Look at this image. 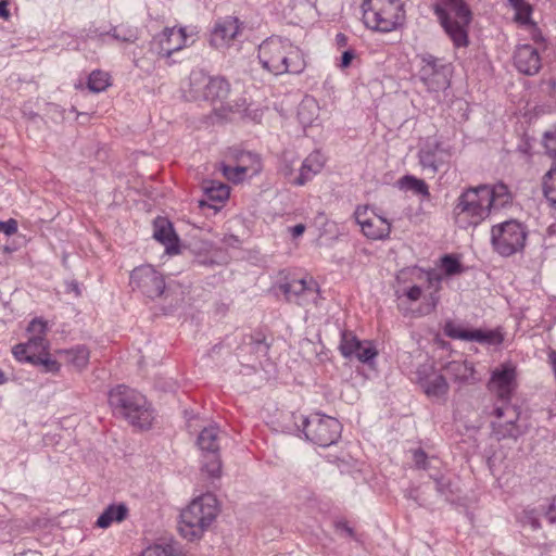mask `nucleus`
<instances>
[{"mask_svg":"<svg viewBox=\"0 0 556 556\" xmlns=\"http://www.w3.org/2000/svg\"><path fill=\"white\" fill-rule=\"evenodd\" d=\"M224 242H225L226 244L233 245L235 243H238V242H239V240H238V238H237V237H235V236H229L228 238H225V239H224Z\"/></svg>","mask_w":556,"mask_h":556,"instance_id":"60","label":"nucleus"},{"mask_svg":"<svg viewBox=\"0 0 556 556\" xmlns=\"http://www.w3.org/2000/svg\"><path fill=\"white\" fill-rule=\"evenodd\" d=\"M228 157L235 160L237 164H248V167H251L250 176L256 175L261 170V161L254 153L230 150Z\"/></svg>","mask_w":556,"mask_h":556,"instance_id":"30","label":"nucleus"},{"mask_svg":"<svg viewBox=\"0 0 556 556\" xmlns=\"http://www.w3.org/2000/svg\"><path fill=\"white\" fill-rule=\"evenodd\" d=\"M513 193L503 184H481L465 188L457 197L452 217L460 229L477 227L482 224L493 211L510 205Z\"/></svg>","mask_w":556,"mask_h":556,"instance_id":"1","label":"nucleus"},{"mask_svg":"<svg viewBox=\"0 0 556 556\" xmlns=\"http://www.w3.org/2000/svg\"><path fill=\"white\" fill-rule=\"evenodd\" d=\"M527 238V227L516 219L493 225L491 228L492 247L496 253L504 257L522 252Z\"/></svg>","mask_w":556,"mask_h":556,"instance_id":"8","label":"nucleus"},{"mask_svg":"<svg viewBox=\"0 0 556 556\" xmlns=\"http://www.w3.org/2000/svg\"><path fill=\"white\" fill-rule=\"evenodd\" d=\"M12 353L18 362H25V363H30V364H34L36 356H37V355H34V353L29 352V350L25 343H18L16 345H14L12 349Z\"/></svg>","mask_w":556,"mask_h":556,"instance_id":"43","label":"nucleus"},{"mask_svg":"<svg viewBox=\"0 0 556 556\" xmlns=\"http://www.w3.org/2000/svg\"><path fill=\"white\" fill-rule=\"evenodd\" d=\"M401 189L410 190L415 194L422 195L424 198H430L429 187L425 180L419 179L412 175H405L399 180Z\"/></svg>","mask_w":556,"mask_h":556,"instance_id":"31","label":"nucleus"},{"mask_svg":"<svg viewBox=\"0 0 556 556\" xmlns=\"http://www.w3.org/2000/svg\"><path fill=\"white\" fill-rule=\"evenodd\" d=\"M30 353L34 355H42L48 352L49 342L48 340H41L40 338L29 337L25 342Z\"/></svg>","mask_w":556,"mask_h":556,"instance_id":"44","label":"nucleus"},{"mask_svg":"<svg viewBox=\"0 0 556 556\" xmlns=\"http://www.w3.org/2000/svg\"><path fill=\"white\" fill-rule=\"evenodd\" d=\"M428 281L430 285L435 286V289L438 290L440 288L442 277L441 275L431 271L428 274Z\"/></svg>","mask_w":556,"mask_h":556,"instance_id":"56","label":"nucleus"},{"mask_svg":"<svg viewBox=\"0 0 556 556\" xmlns=\"http://www.w3.org/2000/svg\"><path fill=\"white\" fill-rule=\"evenodd\" d=\"M334 527H336V531L338 533H340L341 535H345L351 539H355V532H354L353 528H351L346 521H342V520L337 521L334 523Z\"/></svg>","mask_w":556,"mask_h":556,"instance_id":"51","label":"nucleus"},{"mask_svg":"<svg viewBox=\"0 0 556 556\" xmlns=\"http://www.w3.org/2000/svg\"><path fill=\"white\" fill-rule=\"evenodd\" d=\"M543 144L546 153L556 162V126L544 132Z\"/></svg>","mask_w":556,"mask_h":556,"instance_id":"42","label":"nucleus"},{"mask_svg":"<svg viewBox=\"0 0 556 556\" xmlns=\"http://www.w3.org/2000/svg\"><path fill=\"white\" fill-rule=\"evenodd\" d=\"M59 354L64 357V361L72 365L77 370H83L87 367L90 358V352L85 345H77L68 350H61Z\"/></svg>","mask_w":556,"mask_h":556,"instance_id":"28","label":"nucleus"},{"mask_svg":"<svg viewBox=\"0 0 556 556\" xmlns=\"http://www.w3.org/2000/svg\"><path fill=\"white\" fill-rule=\"evenodd\" d=\"M418 374L419 384L428 397L433 400L446 397L450 387L444 376L438 372H431L426 376H421L420 371Z\"/></svg>","mask_w":556,"mask_h":556,"instance_id":"20","label":"nucleus"},{"mask_svg":"<svg viewBox=\"0 0 556 556\" xmlns=\"http://www.w3.org/2000/svg\"><path fill=\"white\" fill-rule=\"evenodd\" d=\"M362 12L364 25L378 33H391L405 22L401 0H363Z\"/></svg>","mask_w":556,"mask_h":556,"instance_id":"6","label":"nucleus"},{"mask_svg":"<svg viewBox=\"0 0 556 556\" xmlns=\"http://www.w3.org/2000/svg\"><path fill=\"white\" fill-rule=\"evenodd\" d=\"M279 290L285 294L288 302L300 306L316 305L319 298L318 283L312 277L291 279L281 283Z\"/></svg>","mask_w":556,"mask_h":556,"instance_id":"13","label":"nucleus"},{"mask_svg":"<svg viewBox=\"0 0 556 556\" xmlns=\"http://www.w3.org/2000/svg\"><path fill=\"white\" fill-rule=\"evenodd\" d=\"M317 105L315 103V101L313 99H306L304 100L301 104H300V108H299V112H298V115H299V118L300 121L303 123V124H309L312 118L311 117H306L304 115V112L305 110H311V109H316Z\"/></svg>","mask_w":556,"mask_h":556,"instance_id":"49","label":"nucleus"},{"mask_svg":"<svg viewBox=\"0 0 556 556\" xmlns=\"http://www.w3.org/2000/svg\"><path fill=\"white\" fill-rule=\"evenodd\" d=\"M447 370L454 376L456 381L468 382L473 379V367L468 362H452L447 366Z\"/></svg>","mask_w":556,"mask_h":556,"instance_id":"34","label":"nucleus"},{"mask_svg":"<svg viewBox=\"0 0 556 556\" xmlns=\"http://www.w3.org/2000/svg\"><path fill=\"white\" fill-rule=\"evenodd\" d=\"M516 377V367L509 362L501 364L492 371L488 387L497 395V401L510 400L517 387Z\"/></svg>","mask_w":556,"mask_h":556,"instance_id":"15","label":"nucleus"},{"mask_svg":"<svg viewBox=\"0 0 556 556\" xmlns=\"http://www.w3.org/2000/svg\"><path fill=\"white\" fill-rule=\"evenodd\" d=\"M508 3L515 10V22L521 26H529L533 23L531 20L532 7L525 0H508Z\"/></svg>","mask_w":556,"mask_h":556,"instance_id":"32","label":"nucleus"},{"mask_svg":"<svg viewBox=\"0 0 556 556\" xmlns=\"http://www.w3.org/2000/svg\"><path fill=\"white\" fill-rule=\"evenodd\" d=\"M257 58L264 70L279 76L299 75L306 67L303 51L287 38L271 36L260 46Z\"/></svg>","mask_w":556,"mask_h":556,"instance_id":"2","label":"nucleus"},{"mask_svg":"<svg viewBox=\"0 0 556 556\" xmlns=\"http://www.w3.org/2000/svg\"><path fill=\"white\" fill-rule=\"evenodd\" d=\"M33 365L41 366L42 371L47 374H56L61 368L60 363L52 358L48 352L42 355H37Z\"/></svg>","mask_w":556,"mask_h":556,"instance_id":"39","label":"nucleus"},{"mask_svg":"<svg viewBox=\"0 0 556 556\" xmlns=\"http://www.w3.org/2000/svg\"><path fill=\"white\" fill-rule=\"evenodd\" d=\"M220 169L224 176L232 181V182H241L247 176H250L249 170H251V167H248V164H220Z\"/></svg>","mask_w":556,"mask_h":556,"instance_id":"33","label":"nucleus"},{"mask_svg":"<svg viewBox=\"0 0 556 556\" xmlns=\"http://www.w3.org/2000/svg\"><path fill=\"white\" fill-rule=\"evenodd\" d=\"M420 60L419 77L428 90L438 92L446 89L450 86L451 65L432 54H424Z\"/></svg>","mask_w":556,"mask_h":556,"instance_id":"10","label":"nucleus"},{"mask_svg":"<svg viewBox=\"0 0 556 556\" xmlns=\"http://www.w3.org/2000/svg\"><path fill=\"white\" fill-rule=\"evenodd\" d=\"M520 522L523 526H530L533 530L541 527L539 514L534 509H525L520 515Z\"/></svg>","mask_w":556,"mask_h":556,"instance_id":"46","label":"nucleus"},{"mask_svg":"<svg viewBox=\"0 0 556 556\" xmlns=\"http://www.w3.org/2000/svg\"><path fill=\"white\" fill-rule=\"evenodd\" d=\"M531 39L534 41V43L538 45L536 48L545 50L546 49V40L541 31V29L538 27L536 23H532L529 26H527Z\"/></svg>","mask_w":556,"mask_h":556,"instance_id":"48","label":"nucleus"},{"mask_svg":"<svg viewBox=\"0 0 556 556\" xmlns=\"http://www.w3.org/2000/svg\"><path fill=\"white\" fill-rule=\"evenodd\" d=\"M446 333L448 337L453 339H460L465 341H475L479 343H486L491 345H497L503 342V336L497 330H481L473 329L468 330L462 327H448L446 329Z\"/></svg>","mask_w":556,"mask_h":556,"instance_id":"19","label":"nucleus"},{"mask_svg":"<svg viewBox=\"0 0 556 556\" xmlns=\"http://www.w3.org/2000/svg\"><path fill=\"white\" fill-rule=\"evenodd\" d=\"M353 59H354V52L353 51H351V50L344 51L342 53V56H341V64H340V66L342 68L348 67L351 64Z\"/></svg>","mask_w":556,"mask_h":556,"instance_id":"55","label":"nucleus"},{"mask_svg":"<svg viewBox=\"0 0 556 556\" xmlns=\"http://www.w3.org/2000/svg\"><path fill=\"white\" fill-rule=\"evenodd\" d=\"M325 165V157L319 152H313L303 161L299 176L293 180V185L304 186L313 179L315 175L321 172Z\"/></svg>","mask_w":556,"mask_h":556,"instance_id":"22","label":"nucleus"},{"mask_svg":"<svg viewBox=\"0 0 556 556\" xmlns=\"http://www.w3.org/2000/svg\"><path fill=\"white\" fill-rule=\"evenodd\" d=\"M208 75L203 71H192L189 76L188 87L185 89V96L188 100L200 101L205 99L207 91Z\"/></svg>","mask_w":556,"mask_h":556,"instance_id":"24","label":"nucleus"},{"mask_svg":"<svg viewBox=\"0 0 556 556\" xmlns=\"http://www.w3.org/2000/svg\"><path fill=\"white\" fill-rule=\"evenodd\" d=\"M202 189L204 191L205 199L199 200L200 206L207 205L216 207L210 202L223 203L229 198L230 193L229 187L227 185L215 180L203 181Z\"/></svg>","mask_w":556,"mask_h":556,"instance_id":"23","label":"nucleus"},{"mask_svg":"<svg viewBox=\"0 0 556 556\" xmlns=\"http://www.w3.org/2000/svg\"><path fill=\"white\" fill-rule=\"evenodd\" d=\"M70 286H71V289L75 292L76 295L80 294L78 285L76 282H72Z\"/></svg>","mask_w":556,"mask_h":556,"instance_id":"62","label":"nucleus"},{"mask_svg":"<svg viewBox=\"0 0 556 556\" xmlns=\"http://www.w3.org/2000/svg\"><path fill=\"white\" fill-rule=\"evenodd\" d=\"M441 268L446 276H454L464 271L459 260L452 254H445L441 257Z\"/></svg>","mask_w":556,"mask_h":556,"instance_id":"38","label":"nucleus"},{"mask_svg":"<svg viewBox=\"0 0 556 556\" xmlns=\"http://www.w3.org/2000/svg\"><path fill=\"white\" fill-rule=\"evenodd\" d=\"M130 286L150 299L159 298L165 291L163 275L151 265L136 267L130 273Z\"/></svg>","mask_w":556,"mask_h":556,"instance_id":"12","label":"nucleus"},{"mask_svg":"<svg viewBox=\"0 0 556 556\" xmlns=\"http://www.w3.org/2000/svg\"><path fill=\"white\" fill-rule=\"evenodd\" d=\"M354 218L363 235L370 240H384L391 232V223L369 205H358Z\"/></svg>","mask_w":556,"mask_h":556,"instance_id":"11","label":"nucleus"},{"mask_svg":"<svg viewBox=\"0 0 556 556\" xmlns=\"http://www.w3.org/2000/svg\"><path fill=\"white\" fill-rule=\"evenodd\" d=\"M153 237L155 240L165 245L166 251L168 253H177V242L178 238L173 229V226L166 219H157L154 223V233Z\"/></svg>","mask_w":556,"mask_h":556,"instance_id":"25","label":"nucleus"},{"mask_svg":"<svg viewBox=\"0 0 556 556\" xmlns=\"http://www.w3.org/2000/svg\"><path fill=\"white\" fill-rule=\"evenodd\" d=\"M238 33V20L235 17H226L215 24L211 35V43L216 48L225 47Z\"/></svg>","mask_w":556,"mask_h":556,"instance_id":"21","label":"nucleus"},{"mask_svg":"<svg viewBox=\"0 0 556 556\" xmlns=\"http://www.w3.org/2000/svg\"><path fill=\"white\" fill-rule=\"evenodd\" d=\"M203 469L213 478H218L222 472L219 452L203 453Z\"/></svg>","mask_w":556,"mask_h":556,"instance_id":"37","label":"nucleus"},{"mask_svg":"<svg viewBox=\"0 0 556 556\" xmlns=\"http://www.w3.org/2000/svg\"><path fill=\"white\" fill-rule=\"evenodd\" d=\"M230 90L228 81L222 77L208 76L207 91L204 101H217L227 98Z\"/></svg>","mask_w":556,"mask_h":556,"instance_id":"29","label":"nucleus"},{"mask_svg":"<svg viewBox=\"0 0 556 556\" xmlns=\"http://www.w3.org/2000/svg\"><path fill=\"white\" fill-rule=\"evenodd\" d=\"M337 41H338V43H340V45H344V43H345V41H346V38H345V36H344L343 34H338V35H337Z\"/></svg>","mask_w":556,"mask_h":556,"instance_id":"61","label":"nucleus"},{"mask_svg":"<svg viewBox=\"0 0 556 556\" xmlns=\"http://www.w3.org/2000/svg\"><path fill=\"white\" fill-rule=\"evenodd\" d=\"M452 157V149L441 142L427 141L418 152L419 164L425 170L435 175L441 169H447Z\"/></svg>","mask_w":556,"mask_h":556,"instance_id":"14","label":"nucleus"},{"mask_svg":"<svg viewBox=\"0 0 556 556\" xmlns=\"http://www.w3.org/2000/svg\"><path fill=\"white\" fill-rule=\"evenodd\" d=\"M490 416L493 417L491 421L492 434L496 440L513 439L517 440L525 432V428L519 424L520 409L518 406L513 405L510 400L497 401Z\"/></svg>","mask_w":556,"mask_h":556,"instance_id":"9","label":"nucleus"},{"mask_svg":"<svg viewBox=\"0 0 556 556\" xmlns=\"http://www.w3.org/2000/svg\"><path fill=\"white\" fill-rule=\"evenodd\" d=\"M433 14L455 48L469 45V25L472 12L465 0H433Z\"/></svg>","mask_w":556,"mask_h":556,"instance_id":"3","label":"nucleus"},{"mask_svg":"<svg viewBox=\"0 0 556 556\" xmlns=\"http://www.w3.org/2000/svg\"><path fill=\"white\" fill-rule=\"evenodd\" d=\"M305 231V226L303 224H298L291 228L292 236L299 237Z\"/></svg>","mask_w":556,"mask_h":556,"instance_id":"58","label":"nucleus"},{"mask_svg":"<svg viewBox=\"0 0 556 556\" xmlns=\"http://www.w3.org/2000/svg\"><path fill=\"white\" fill-rule=\"evenodd\" d=\"M7 381L4 374L2 370H0V384H3Z\"/></svg>","mask_w":556,"mask_h":556,"instance_id":"63","label":"nucleus"},{"mask_svg":"<svg viewBox=\"0 0 556 556\" xmlns=\"http://www.w3.org/2000/svg\"><path fill=\"white\" fill-rule=\"evenodd\" d=\"M110 35L114 39L126 43H134L138 39L137 29L130 27H114L110 31Z\"/></svg>","mask_w":556,"mask_h":556,"instance_id":"40","label":"nucleus"},{"mask_svg":"<svg viewBox=\"0 0 556 556\" xmlns=\"http://www.w3.org/2000/svg\"><path fill=\"white\" fill-rule=\"evenodd\" d=\"M189 36L185 27H166L155 38L154 41L159 46V55L169 58L174 52L187 47Z\"/></svg>","mask_w":556,"mask_h":556,"instance_id":"17","label":"nucleus"},{"mask_svg":"<svg viewBox=\"0 0 556 556\" xmlns=\"http://www.w3.org/2000/svg\"><path fill=\"white\" fill-rule=\"evenodd\" d=\"M128 516V507L125 503L109 505L98 517L96 525L99 528L106 529L113 522H122Z\"/></svg>","mask_w":556,"mask_h":556,"instance_id":"26","label":"nucleus"},{"mask_svg":"<svg viewBox=\"0 0 556 556\" xmlns=\"http://www.w3.org/2000/svg\"><path fill=\"white\" fill-rule=\"evenodd\" d=\"M545 517L551 523L556 522V495L553 497L552 503L548 506V509L545 513Z\"/></svg>","mask_w":556,"mask_h":556,"instance_id":"54","label":"nucleus"},{"mask_svg":"<svg viewBox=\"0 0 556 556\" xmlns=\"http://www.w3.org/2000/svg\"><path fill=\"white\" fill-rule=\"evenodd\" d=\"M217 516V500L204 494L193 500L180 514L179 531L190 541L195 540L208 528Z\"/></svg>","mask_w":556,"mask_h":556,"instance_id":"7","label":"nucleus"},{"mask_svg":"<svg viewBox=\"0 0 556 556\" xmlns=\"http://www.w3.org/2000/svg\"><path fill=\"white\" fill-rule=\"evenodd\" d=\"M10 11L8 9V2L5 0L0 1V17L8 20L10 17Z\"/></svg>","mask_w":556,"mask_h":556,"instance_id":"57","label":"nucleus"},{"mask_svg":"<svg viewBox=\"0 0 556 556\" xmlns=\"http://www.w3.org/2000/svg\"><path fill=\"white\" fill-rule=\"evenodd\" d=\"M109 405L114 415L125 418L139 429H148L153 414L147 399L136 390L119 384L109 392Z\"/></svg>","mask_w":556,"mask_h":556,"instance_id":"4","label":"nucleus"},{"mask_svg":"<svg viewBox=\"0 0 556 556\" xmlns=\"http://www.w3.org/2000/svg\"><path fill=\"white\" fill-rule=\"evenodd\" d=\"M27 332L29 333V337L47 340V323L41 318H35L29 323Z\"/></svg>","mask_w":556,"mask_h":556,"instance_id":"41","label":"nucleus"},{"mask_svg":"<svg viewBox=\"0 0 556 556\" xmlns=\"http://www.w3.org/2000/svg\"><path fill=\"white\" fill-rule=\"evenodd\" d=\"M286 418L292 424L285 425V431L303 432L308 441L323 447L332 445L341 435L342 426L339 420L326 415L313 414L305 417L291 413Z\"/></svg>","mask_w":556,"mask_h":556,"instance_id":"5","label":"nucleus"},{"mask_svg":"<svg viewBox=\"0 0 556 556\" xmlns=\"http://www.w3.org/2000/svg\"><path fill=\"white\" fill-rule=\"evenodd\" d=\"M543 191L549 205L556 208V168H551L543 179Z\"/></svg>","mask_w":556,"mask_h":556,"instance_id":"36","label":"nucleus"},{"mask_svg":"<svg viewBox=\"0 0 556 556\" xmlns=\"http://www.w3.org/2000/svg\"><path fill=\"white\" fill-rule=\"evenodd\" d=\"M17 222L13 218L0 222V232L5 233L7 236L14 235L17 231Z\"/></svg>","mask_w":556,"mask_h":556,"instance_id":"50","label":"nucleus"},{"mask_svg":"<svg viewBox=\"0 0 556 556\" xmlns=\"http://www.w3.org/2000/svg\"><path fill=\"white\" fill-rule=\"evenodd\" d=\"M87 86L92 92H102L110 86V76L103 71L96 70L90 73Z\"/></svg>","mask_w":556,"mask_h":556,"instance_id":"35","label":"nucleus"},{"mask_svg":"<svg viewBox=\"0 0 556 556\" xmlns=\"http://www.w3.org/2000/svg\"><path fill=\"white\" fill-rule=\"evenodd\" d=\"M431 301H432V308H434L437 305L438 298L434 295H431Z\"/></svg>","mask_w":556,"mask_h":556,"instance_id":"64","label":"nucleus"},{"mask_svg":"<svg viewBox=\"0 0 556 556\" xmlns=\"http://www.w3.org/2000/svg\"><path fill=\"white\" fill-rule=\"evenodd\" d=\"M413 460L417 468H427V455L422 450L418 448L413 452Z\"/></svg>","mask_w":556,"mask_h":556,"instance_id":"52","label":"nucleus"},{"mask_svg":"<svg viewBox=\"0 0 556 556\" xmlns=\"http://www.w3.org/2000/svg\"><path fill=\"white\" fill-rule=\"evenodd\" d=\"M435 488L438 493L443 496L446 501H452L454 494L452 490V483L450 479L444 477L435 478Z\"/></svg>","mask_w":556,"mask_h":556,"instance_id":"45","label":"nucleus"},{"mask_svg":"<svg viewBox=\"0 0 556 556\" xmlns=\"http://www.w3.org/2000/svg\"><path fill=\"white\" fill-rule=\"evenodd\" d=\"M548 357H549V362H551V364L553 366V371H554V374L556 376V352L552 351L549 353Z\"/></svg>","mask_w":556,"mask_h":556,"instance_id":"59","label":"nucleus"},{"mask_svg":"<svg viewBox=\"0 0 556 556\" xmlns=\"http://www.w3.org/2000/svg\"><path fill=\"white\" fill-rule=\"evenodd\" d=\"M421 293H422V290L420 287L418 286H413L410 288H408L404 294L407 296L408 300L410 301H417L420 299L421 296Z\"/></svg>","mask_w":556,"mask_h":556,"instance_id":"53","label":"nucleus"},{"mask_svg":"<svg viewBox=\"0 0 556 556\" xmlns=\"http://www.w3.org/2000/svg\"><path fill=\"white\" fill-rule=\"evenodd\" d=\"M220 430L216 425H210L200 432L197 443L203 453L219 452Z\"/></svg>","mask_w":556,"mask_h":556,"instance_id":"27","label":"nucleus"},{"mask_svg":"<svg viewBox=\"0 0 556 556\" xmlns=\"http://www.w3.org/2000/svg\"><path fill=\"white\" fill-rule=\"evenodd\" d=\"M514 65L525 75L538 74L542 66L540 49L529 43L518 46L514 52Z\"/></svg>","mask_w":556,"mask_h":556,"instance_id":"18","label":"nucleus"},{"mask_svg":"<svg viewBox=\"0 0 556 556\" xmlns=\"http://www.w3.org/2000/svg\"><path fill=\"white\" fill-rule=\"evenodd\" d=\"M341 354L345 358H356L362 363H368L377 356V351L369 341H361L352 331L341 333L339 345Z\"/></svg>","mask_w":556,"mask_h":556,"instance_id":"16","label":"nucleus"},{"mask_svg":"<svg viewBox=\"0 0 556 556\" xmlns=\"http://www.w3.org/2000/svg\"><path fill=\"white\" fill-rule=\"evenodd\" d=\"M173 551L169 545L154 544L147 547L141 556H172Z\"/></svg>","mask_w":556,"mask_h":556,"instance_id":"47","label":"nucleus"}]
</instances>
